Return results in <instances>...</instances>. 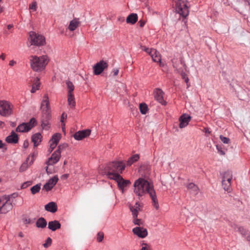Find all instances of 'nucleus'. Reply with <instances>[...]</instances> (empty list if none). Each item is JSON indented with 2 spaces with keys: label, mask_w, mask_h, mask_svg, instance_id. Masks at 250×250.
<instances>
[{
  "label": "nucleus",
  "mask_w": 250,
  "mask_h": 250,
  "mask_svg": "<svg viewBox=\"0 0 250 250\" xmlns=\"http://www.w3.org/2000/svg\"><path fill=\"white\" fill-rule=\"evenodd\" d=\"M134 187V192L138 196L141 197L148 193L151 198L154 207L158 209V201L152 185L144 179L139 178L135 181Z\"/></svg>",
  "instance_id": "f257e3e1"
},
{
  "label": "nucleus",
  "mask_w": 250,
  "mask_h": 250,
  "mask_svg": "<svg viewBox=\"0 0 250 250\" xmlns=\"http://www.w3.org/2000/svg\"><path fill=\"white\" fill-rule=\"evenodd\" d=\"M125 168L123 161L112 162L108 163L104 168L106 175L111 179V175H120Z\"/></svg>",
  "instance_id": "f03ea898"
},
{
  "label": "nucleus",
  "mask_w": 250,
  "mask_h": 250,
  "mask_svg": "<svg viewBox=\"0 0 250 250\" xmlns=\"http://www.w3.org/2000/svg\"><path fill=\"white\" fill-rule=\"evenodd\" d=\"M30 62L32 69L35 71H39L44 69L49 62V59L46 55L40 57L31 56L30 57Z\"/></svg>",
  "instance_id": "7ed1b4c3"
},
{
  "label": "nucleus",
  "mask_w": 250,
  "mask_h": 250,
  "mask_svg": "<svg viewBox=\"0 0 250 250\" xmlns=\"http://www.w3.org/2000/svg\"><path fill=\"white\" fill-rule=\"evenodd\" d=\"M12 195H4L0 196V214H5L13 208L11 200Z\"/></svg>",
  "instance_id": "20e7f679"
},
{
  "label": "nucleus",
  "mask_w": 250,
  "mask_h": 250,
  "mask_svg": "<svg viewBox=\"0 0 250 250\" xmlns=\"http://www.w3.org/2000/svg\"><path fill=\"white\" fill-rule=\"evenodd\" d=\"M175 11L181 16L185 18L189 14V6L187 0H174Z\"/></svg>",
  "instance_id": "39448f33"
},
{
  "label": "nucleus",
  "mask_w": 250,
  "mask_h": 250,
  "mask_svg": "<svg viewBox=\"0 0 250 250\" xmlns=\"http://www.w3.org/2000/svg\"><path fill=\"white\" fill-rule=\"evenodd\" d=\"M29 37L31 45L41 46L45 44V40L44 37L35 32L31 31L29 33Z\"/></svg>",
  "instance_id": "423d86ee"
},
{
  "label": "nucleus",
  "mask_w": 250,
  "mask_h": 250,
  "mask_svg": "<svg viewBox=\"0 0 250 250\" xmlns=\"http://www.w3.org/2000/svg\"><path fill=\"white\" fill-rule=\"evenodd\" d=\"M12 105L8 101H0V115L2 116H8L12 114Z\"/></svg>",
  "instance_id": "0eeeda50"
},
{
  "label": "nucleus",
  "mask_w": 250,
  "mask_h": 250,
  "mask_svg": "<svg viewBox=\"0 0 250 250\" xmlns=\"http://www.w3.org/2000/svg\"><path fill=\"white\" fill-rule=\"evenodd\" d=\"M111 179L114 180L117 183L119 188L124 192V189L130 184L128 180H125L120 175H111Z\"/></svg>",
  "instance_id": "6e6552de"
},
{
  "label": "nucleus",
  "mask_w": 250,
  "mask_h": 250,
  "mask_svg": "<svg viewBox=\"0 0 250 250\" xmlns=\"http://www.w3.org/2000/svg\"><path fill=\"white\" fill-rule=\"evenodd\" d=\"M41 110L42 116H45L47 118L50 117V107L49 102V98L47 94L45 95L41 104Z\"/></svg>",
  "instance_id": "1a4fd4ad"
},
{
  "label": "nucleus",
  "mask_w": 250,
  "mask_h": 250,
  "mask_svg": "<svg viewBox=\"0 0 250 250\" xmlns=\"http://www.w3.org/2000/svg\"><path fill=\"white\" fill-rule=\"evenodd\" d=\"M36 124V121L34 118H32L29 122L22 123L17 127L16 131L19 132H27Z\"/></svg>",
  "instance_id": "9d476101"
},
{
  "label": "nucleus",
  "mask_w": 250,
  "mask_h": 250,
  "mask_svg": "<svg viewBox=\"0 0 250 250\" xmlns=\"http://www.w3.org/2000/svg\"><path fill=\"white\" fill-rule=\"evenodd\" d=\"M61 153V146H59L58 148L51 155V157L47 162L48 165H53L56 164L60 160Z\"/></svg>",
  "instance_id": "9b49d317"
},
{
  "label": "nucleus",
  "mask_w": 250,
  "mask_h": 250,
  "mask_svg": "<svg viewBox=\"0 0 250 250\" xmlns=\"http://www.w3.org/2000/svg\"><path fill=\"white\" fill-rule=\"evenodd\" d=\"M107 63L104 61H101L97 62L94 66V73L95 75H98L107 67Z\"/></svg>",
  "instance_id": "f8f14e48"
},
{
  "label": "nucleus",
  "mask_w": 250,
  "mask_h": 250,
  "mask_svg": "<svg viewBox=\"0 0 250 250\" xmlns=\"http://www.w3.org/2000/svg\"><path fill=\"white\" fill-rule=\"evenodd\" d=\"M59 179L57 176L50 178L48 181L44 185L43 188L46 191L50 190L56 184Z\"/></svg>",
  "instance_id": "ddd939ff"
},
{
  "label": "nucleus",
  "mask_w": 250,
  "mask_h": 250,
  "mask_svg": "<svg viewBox=\"0 0 250 250\" xmlns=\"http://www.w3.org/2000/svg\"><path fill=\"white\" fill-rule=\"evenodd\" d=\"M90 134V130H84L76 132L74 135L75 139L77 140H81L83 138L88 136Z\"/></svg>",
  "instance_id": "4468645a"
},
{
  "label": "nucleus",
  "mask_w": 250,
  "mask_h": 250,
  "mask_svg": "<svg viewBox=\"0 0 250 250\" xmlns=\"http://www.w3.org/2000/svg\"><path fill=\"white\" fill-rule=\"evenodd\" d=\"M133 233L141 238H144L147 235V231L146 229L137 227L133 229Z\"/></svg>",
  "instance_id": "2eb2a0df"
},
{
  "label": "nucleus",
  "mask_w": 250,
  "mask_h": 250,
  "mask_svg": "<svg viewBox=\"0 0 250 250\" xmlns=\"http://www.w3.org/2000/svg\"><path fill=\"white\" fill-rule=\"evenodd\" d=\"M155 99L160 103L164 104L165 101L164 100L163 95L164 92L159 88H156L154 91Z\"/></svg>",
  "instance_id": "dca6fc26"
},
{
  "label": "nucleus",
  "mask_w": 250,
  "mask_h": 250,
  "mask_svg": "<svg viewBox=\"0 0 250 250\" xmlns=\"http://www.w3.org/2000/svg\"><path fill=\"white\" fill-rule=\"evenodd\" d=\"M191 119L190 116L186 114H183L179 118V127L181 128L186 127Z\"/></svg>",
  "instance_id": "f3484780"
},
{
  "label": "nucleus",
  "mask_w": 250,
  "mask_h": 250,
  "mask_svg": "<svg viewBox=\"0 0 250 250\" xmlns=\"http://www.w3.org/2000/svg\"><path fill=\"white\" fill-rule=\"evenodd\" d=\"M149 55L151 56L154 62L161 63V55L156 49L150 48Z\"/></svg>",
  "instance_id": "a211bd4d"
},
{
  "label": "nucleus",
  "mask_w": 250,
  "mask_h": 250,
  "mask_svg": "<svg viewBox=\"0 0 250 250\" xmlns=\"http://www.w3.org/2000/svg\"><path fill=\"white\" fill-rule=\"evenodd\" d=\"M5 141L9 144H16L18 142L19 137L17 134L12 131L11 134L6 138Z\"/></svg>",
  "instance_id": "6ab92c4d"
},
{
  "label": "nucleus",
  "mask_w": 250,
  "mask_h": 250,
  "mask_svg": "<svg viewBox=\"0 0 250 250\" xmlns=\"http://www.w3.org/2000/svg\"><path fill=\"white\" fill-rule=\"evenodd\" d=\"M187 189L190 191V192L194 195H196L199 191V188L193 183H189L186 186Z\"/></svg>",
  "instance_id": "aec40b11"
},
{
  "label": "nucleus",
  "mask_w": 250,
  "mask_h": 250,
  "mask_svg": "<svg viewBox=\"0 0 250 250\" xmlns=\"http://www.w3.org/2000/svg\"><path fill=\"white\" fill-rule=\"evenodd\" d=\"M45 209L47 211L54 213L57 210V206L55 202H51L46 204L44 207Z\"/></svg>",
  "instance_id": "412c9836"
},
{
  "label": "nucleus",
  "mask_w": 250,
  "mask_h": 250,
  "mask_svg": "<svg viewBox=\"0 0 250 250\" xmlns=\"http://www.w3.org/2000/svg\"><path fill=\"white\" fill-rule=\"evenodd\" d=\"M31 81L33 82L32 85V87L31 90V92L32 93H34L36 91V90H37L38 89H39V87L40 86V83L39 82V79L38 78L36 77V78H32Z\"/></svg>",
  "instance_id": "4be33fe9"
},
{
  "label": "nucleus",
  "mask_w": 250,
  "mask_h": 250,
  "mask_svg": "<svg viewBox=\"0 0 250 250\" xmlns=\"http://www.w3.org/2000/svg\"><path fill=\"white\" fill-rule=\"evenodd\" d=\"M130 209L132 212L133 217H137L138 212L141 210L140 205L138 203H136L134 206L130 207Z\"/></svg>",
  "instance_id": "5701e85b"
},
{
  "label": "nucleus",
  "mask_w": 250,
  "mask_h": 250,
  "mask_svg": "<svg viewBox=\"0 0 250 250\" xmlns=\"http://www.w3.org/2000/svg\"><path fill=\"white\" fill-rule=\"evenodd\" d=\"M80 24V23L78 19H74L70 21L68 28L70 31H73L79 27Z\"/></svg>",
  "instance_id": "b1692460"
},
{
  "label": "nucleus",
  "mask_w": 250,
  "mask_h": 250,
  "mask_svg": "<svg viewBox=\"0 0 250 250\" xmlns=\"http://www.w3.org/2000/svg\"><path fill=\"white\" fill-rule=\"evenodd\" d=\"M42 136L39 133L35 134L32 136V141L35 147L37 146L42 141Z\"/></svg>",
  "instance_id": "393cba45"
},
{
  "label": "nucleus",
  "mask_w": 250,
  "mask_h": 250,
  "mask_svg": "<svg viewBox=\"0 0 250 250\" xmlns=\"http://www.w3.org/2000/svg\"><path fill=\"white\" fill-rule=\"evenodd\" d=\"M137 15L135 13H132L127 16L126 21L127 23L134 24L137 22Z\"/></svg>",
  "instance_id": "a878e982"
},
{
  "label": "nucleus",
  "mask_w": 250,
  "mask_h": 250,
  "mask_svg": "<svg viewBox=\"0 0 250 250\" xmlns=\"http://www.w3.org/2000/svg\"><path fill=\"white\" fill-rule=\"evenodd\" d=\"M61 224L59 221L55 220L48 223V228L52 231H55L61 228Z\"/></svg>",
  "instance_id": "bb28decb"
},
{
  "label": "nucleus",
  "mask_w": 250,
  "mask_h": 250,
  "mask_svg": "<svg viewBox=\"0 0 250 250\" xmlns=\"http://www.w3.org/2000/svg\"><path fill=\"white\" fill-rule=\"evenodd\" d=\"M67 102L71 108H73L75 107L76 103L74 94H67Z\"/></svg>",
  "instance_id": "cd10ccee"
},
{
  "label": "nucleus",
  "mask_w": 250,
  "mask_h": 250,
  "mask_svg": "<svg viewBox=\"0 0 250 250\" xmlns=\"http://www.w3.org/2000/svg\"><path fill=\"white\" fill-rule=\"evenodd\" d=\"M65 84L67 89V94H74L73 91L74 90V85L73 83L67 80L65 82Z\"/></svg>",
  "instance_id": "c85d7f7f"
},
{
  "label": "nucleus",
  "mask_w": 250,
  "mask_h": 250,
  "mask_svg": "<svg viewBox=\"0 0 250 250\" xmlns=\"http://www.w3.org/2000/svg\"><path fill=\"white\" fill-rule=\"evenodd\" d=\"M47 225V222L44 218H40L36 222V226L38 228H44Z\"/></svg>",
  "instance_id": "c756f323"
},
{
  "label": "nucleus",
  "mask_w": 250,
  "mask_h": 250,
  "mask_svg": "<svg viewBox=\"0 0 250 250\" xmlns=\"http://www.w3.org/2000/svg\"><path fill=\"white\" fill-rule=\"evenodd\" d=\"M139 159V155L138 154L133 155L132 156L130 157L127 161V165L131 166L135 162L137 161Z\"/></svg>",
  "instance_id": "7c9ffc66"
},
{
  "label": "nucleus",
  "mask_w": 250,
  "mask_h": 250,
  "mask_svg": "<svg viewBox=\"0 0 250 250\" xmlns=\"http://www.w3.org/2000/svg\"><path fill=\"white\" fill-rule=\"evenodd\" d=\"M42 117L43 119L42 121V126L43 129H48L49 127L48 120L49 119L50 117L48 118H47L45 116H42Z\"/></svg>",
  "instance_id": "2f4dec72"
},
{
  "label": "nucleus",
  "mask_w": 250,
  "mask_h": 250,
  "mask_svg": "<svg viewBox=\"0 0 250 250\" xmlns=\"http://www.w3.org/2000/svg\"><path fill=\"white\" fill-rule=\"evenodd\" d=\"M61 138V134L60 133H56L53 135L50 142H52L58 145L60 140Z\"/></svg>",
  "instance_id": "473e14b6"
},
{
  "label": "nucleus",
  "mask_w": 250,
  "mask_h": 250,
  "mask_svg": "<svg viewBox=\"0 0 250 250\" xmlns=\"http://www.w3.org/2000/svg\"><path fill=\"white\" fill-rule=\"evenodd\" d=\"M139 109L142 114H146L148 111V106L145 103H141L139 105Z\"/></svg>",
  "instance_id": "72a5a7b5"
},
{
  "label": "nucleus",
  "mask_w": 250,
  "mask_h": 250,
  "mask_svg": "<svg viewBox=\"0 0 250 250\" xmlns=\"http://www.w3.org/2000/svg\"><path fill=\"white\" fill-rule=\"evenodd\" d=\"M232 178V174L231 171H227L225 172L223 180H226L229 181H231Z\"/></svg>",
  "instance_id": "f704fd0d"
},
{
  "label": "nucleus",
  "mask_w": 250,
  "mask_h": 250,
  "mask_svg": "<svg viewBox=\"0 0 250 250\" xmlns=\"http://www.w3.org/2000/svg\"><path fill=\"white\" fill-rule=\"evenodd\" d=\"M230 182L226 180H222V186L225 190L229 191L230 189Z\"/></svg>",
  "instance_id": "c9c22d12"
},
{
  "label": "nucleus",
  "mask_w": 250,
  "mask_h": 250,
  "mask_svg": "<svg viewBox=\"0 0 250 250\" xmlns=\"http://www.w3.org/2000/svg\"><path fill=\"white\" fill-rule=\"evenodd\" d=\"M40 189H41V185L37 184L35 186H34L33 187H32L31 188V193L33 194H35L38 193V192H39Z\"/></svg>",
  "instance_id": "e433bc0d"
},
{
  "label": "nucleus",
  "mask_w": 250,
  "mask_h": 250,
  "mask_svg": "<svg viewBox=\"0 0 250 250\" xmlns=\"http://www.w3.org/2000/svg\"><path fill=\"white\" fill-rule=\"evenodd\" d=\"M237 231L243 236H246L248 231L243 227H238Z\"/></svg>",
  "instance_id": "4c0bfd02"
},
{
  "label": "nucleus",
  "mask_w": 250,
  "mask_h": 250,
  "mask_svg": "<svg viewBox=\"0 0 250 250\" xmlns=\"http://www.w3.org/2000/svg\"><path fill=\"white\" fill-rule=\"evenodd\" d=\"M66 118H67V115L65 113H63L62 115L61 119V122L62 123L61 125H62V129L63 131H64V129H65V128H64L65 124H64V120H65L66 119Z\"/></svg>",
  "instance_id": "58836bf2"
},
{
  "label": "nucleus",
  "mask_w": 250,
  "mask_h": 250,
  "mask_svg": "<svg viewBox=\"0 0 250 250\" xmlns=\"http://www.w3.org/2000/svg\"><path fill=\"white\" fill-rule=\"evenodd\" d=\"M29 9L32 11H36L37 9V3L36 1H33L29 6Z\"/></svg>",
  "instance_id": "ea45409f"
},
{
  "label": "nucleus",
  "mask_w": 250,
  "mask_h": 250,
  "mask_svg": "<svg viewBox=\"0 0 250 250\" xmlns=\"http://www.w3.org/2000/svg\"><path fill=\"white\" fill-rule=\"evenodd\" d=\"M104 238V233L103 232H99L97 235V240L99 242H101Z\"/></svg>",
  "instance_id": "a19ab883"
},
{
  "label": "nucleus",
  "mask_w": 250,
  "mask_h": 250,
  "mask_svg": "<svg viewBox=\"0 0 250 250\" xmlns=\"http://www.w3.org/2000/svg\"><path fill=\"white\" fill-rule=\"evenodd\" d=\"M181 75L182 79L183 80H184L185 82L187 83V87H188L189 84H188V83L189 79H188V77H187V74L184 72H181Z\"/></svg>",
  "instance_id": "79ce46f5"
},
{
  "label": "nucleus",
  "mask_w": 250,
  "mask_h": 250,
  "mask_svg": "<svg viewBox=\"0 0 250 250\" xmlns=\"http://www.w3.org/2000/svg\"><path fill=\"white\" fill-rule=\"evenodd\" d=\"M28 167V165L27 163H23L21 167H20L19 170L20 172H23L26 170Z\"/></svg>",
  "instance_id": "37998d69"
},
{
  "label": "nucleus",
  "mask_w": 250,
  "mask_h": 250,
  "mask_svg": "<svg viewBox=\"0 0 250 250\" xmlns=\"http://www.w3.org/2000/svg\"><path fill=\"white\" fill-rule=\"evenodd\" d=\"M51 243L52 239L50 237H48L46 239L45 243L43 244V246L45 248H47L51 245Z\"/></svg>",
  "instance_id": "c03bdc74"
},
{
  "label": "nucleus",
  "mask_w": 250,
  "mask_h": 250,
  "mask_svg": "<svg viewBox=\"0 0 250 250\" xmlns=\"http://www.w3.org/2000/svg\"><path fill=\"white\" fill-rule=\"evenodd\" d=\"M220 138L222 142H223L225 144H229V139L228 138H227L226 137H224L222 135H220Z\"/></svg>",
  "instance_id": "a18cd8bd"
},
{
  "label": "nucleus",
  "mask_w": 250,
  "mask_h": 250,
  "mask_svg": "<svg viewBox=\"0 0 250 250\" xmlns=\"http://www.w3.org/2000/svg\"><path fill=\"white\" fill-rule=\"evenodd\" d=\"M133 223L135 225H137L138 226H140L142 224V221L141 219L137 218V217H133Z\"/></svg>",
  "instance_id": "49530a36"
},
{
  "label": "nucleus",
  "mask_w": 250,
  "mask_h": 250,
  "mask_svg": "<svg viewBox=\"0 0 250 250\" xmlns=\"http://www.w3.org/2000/svg\"><path fill=\"white\" fill-rule=\"evenodd\" d=\"M57 146V145L55 144V143L50 142V146L49 148H48V151L51 152L53 150V149L56 147Z\"/></svg>",
  "instance_id": "de8ad7c7"
},
{
  "label": "nucleus",
  "mask_w": 250,
  "mask_h": 250,
  "mask_svg": "<svg viewBox=\"0 0 250 250\" xmlns=\"http://www.w3.org/2000/svg\"><path fill=\"white\" fill-rule=\"evenodd\" d=\"M141 250H151V248L146 244H143Z\"/></svg>",
  "instance_id": "09e8293b"
},
{
  "label": "nucleus",
  "mask_w": 250,
  "mask_h": 250,
  "mask_svg": "<svg viewBox=\"0 0 250 250\" xmlns=\"http://www.w3.org/2000/svg\"><path fill=\"white\" fill-rule=\"evenodd\" d=\"M216 146V148L218 151V152L221 154V155H224L225 154V152L222 150L221 147L219 146L218 145H217Z\"/></svg>",
  "instance_id": "8fccbe9b"
},
{
  "label": "nucleus",
  "mask_w": 250,
  "mask_h": 250,
  "mask_svg": "<svg viewBox=\"0 0 250 250\" xmlns=\"http://www.w3.org/2000/svg\"><path fill=\"white\" fill-rule=\"evenodd\" d=\"M141 48L143 50H144V51H145L147 53H148L149 54V52H150V48H147L145 46H142V45L141 46Z\"/></svg>",
  "instance_id": "3c124183"
},
{
  "label": "nucleus",
  "mask_w": 250,
  "mask_h": 250,
  "mask_svg": "<svg viewBox=\"0 0 250 250\" xmlns=\"http://www.w3.org/2000/svg\"><path fill=\"white\" fill-rule=\"evenodd\" d=\"M29 185H30V182H29L24 183L22 185V186L21 187V188H27Z\"/></svg>",
  "instance_id": "603ef678"
},
{
  "label": "nucleus",
  "mask_w": 250,
  "mask_h": 250,
  "mask_svg": "<svg viewBox=\"0 0 250 250\" xmlns=\"http://www.w3.org/2000/svg\"><path fill=\"white\" fill-rule=\"evenodd\" d=\"M145 21L143 20H140L138 22V23L139 24V26L141 27H143L145 25Z\"/></svg>",
  "instance_id": "864d4df0"
},
{
  "label": "nucleus",
  "mask_w": 250,
  "mask_h": 250,
  "mask_svg": "<svg viewBox=\"0 0 250 250\" xmlns=\"http://www.w3.org/2000/svg\"><path fill=\"white\" fill-rule=\"evenodd\" d=\"M230 227L234 229H238V227H239L237 225L234 224V223H231L230 225Z\"/></svg>",
  "instance_id": "5fc2aeb1"
},
{
  "label": "nucleus",
  "mask_w": 250,
  "mask_h": 250,
  "mask_svg": "<svg viewBox=\"0 0 250 250\" xmlns=\"http://www.w3.org/2000/svg\"><path fill=\"white\" fill-rule=\"evenodd\" d=\"M118 21L121 23L124 22L125 18L123 17L120 16L118 18Z\"/></svg>",
  "instance_id": "6e6d98bb"
},
{
  "label": "nucleus",
  "mask_w": 250,
  "mask_h": 250,
  "mask_svg": "<svg viewBox=\"0 0 250 250\" xmlns=\"http://www.w3.org/2000/svg\"><path fill=\"white\" fill-rule=\"evenodd\" d=\"M28 145H29V143H28V141L27 140H25L23 142V147L26 148H27L28 146Z\"/></svg>",
  "instance_id": "4d7b16f0"
},
{
  "label": "nucleus",
  "mask_w": 250,
  "mask_h": 250,
  "mask_svg": "<svg viewBox=\"0 0 250 250\" xmlns=\"http://www.w3.org/2000/svg\"><path fill=\"white\" fill-rule=\"evenodd\" d=\"M112 73H113L114 76L117 75L119 73V69H114L112 71Z\"/></svg>",
  "instance_id": "13d9d810"
},
{
  "label": "nucleus",
  "mask_w": 250,
  "mask_h": 250,
  "mask_svg": "<svg viewBox=\"0 0 250 250\" xmlns=\"http://www.w3.org/2000/svg\"><path fill=\"white\" fill-rule=\"evenodd\" d=\"M16 63V62L15 61H14V60H11L9 62V64L10 66H12L14 65H15Z\"/></svg>",
  "instance_id": "bf43d9fd"
},
{
  "label": "nucleus",
  "mask_w": 250,
  "mask_h": 250,
  "mask_svg": "<svg viewBox=\"0 0 250 250\" xmlns=\"http://www.w3.org/2000/svg\"><path fill=\"white\" fill-rule=\"evenodd\" d=\"M4 125V123L0 121V128H3Z\"/></svg>",
  "instance_id": "052dcab7"
},
{
  "label": "nucleus",
  "mask_w": 250,
  "mask_h": 250,
  "mask_svg": "<svg viewBox=\"0 0 250 250\" xmlns=\"http://www.w3.org/2000/svg\"><path fill=\"white\" fill-rule=\"evenodd\" d=\"M24 222L27 224H29L31 223V220L30 219H25L24 220Z\"/></svg>",
  "instance_id": "680f3d73"
},
{
  "label": "nucleus",
  "mask_w": 250,
  "mask_h": 250,
  "mask_svg": "<svg viewBox=\"0 0 250 250\" xmlns=\"http://www.w3.org/2000/svg\"><path fill=\"white\" fill-rule=\"evenodd\" d=\"M5 58V56L4 54H2L0 56V59H2V60H4Z\"/></svg>",
  "instance_id": "e2e57ef3"
},
{
  "label": "nucleus",
  "mask_w": 250,
  "mask_h": 250,
  "mask_svg": "<svg viewBox=\"0 0 250 250\" xmlns=\"http://www.w3.org/2000/svg\"><path fill=\"white\" fill-rule=\"evenodd\" d=\"M19 236L20 237H24V234H23V233L22 232H20L19 233Z\"/></svg>",
  "instance_id": "0e129e2a"
},
{
  "label": "nucleus",
  "mask_w": 250,
  "mask_h": 250,
  "mask_svg": "<svg viewBox=\"0 0 250 250\" xmlns=\"http://www.w3.org/2000/svg\"><path fill=\"white\" fill-rule=\"evenodd\" d=\"M4 11V7L0 5V13Z\"/></svg>",
  "instance_id": "69168bd1"
},
{
  "label": "nucleus",
  "mask_w": 250,
  "mask_h": 250,
  "mask_svg": "<svg viewBox=\"0 0 250 250\" xmlns=\"http://www.w3.org/2000/svg\"><path fill=\"white\" fill-rule=\"evenodd\" d=\"M13 25L12 24H9L7 25V28L9 30L11 29L12 28H13Z\"/></svg>",
  "instance_id": "338daca9"
},
{
  "label": "nucleus",
  "mask_w": 250,
  "mask_h": 250,
  "mask_svg": "<svg viewBox=\"0 0 250 250\" xmlns=\"http://www.w3.org/2000/svg\"><path fill=\"white\" fill-rule=\"evenodd\" d=\"M4 146V144L0 140V148H2Z\"/></svg>",
  "instance_id": "774afa93"
}]
</instances>
